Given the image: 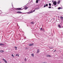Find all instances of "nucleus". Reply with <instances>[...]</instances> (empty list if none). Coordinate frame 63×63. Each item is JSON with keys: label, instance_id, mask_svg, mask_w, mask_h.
I'll use <instances>...</instances> for the list:
<instances>
[{"label": "nucleus", "instance_id": "a211bd4d", "mask_svg": "<svg viewBox=\"0 0 63 63\" xmlns=\"http://www.w3.org/2000/svg\"><path fill=\"white\" fill-rule=\"evenodd\" d=\"M31 54L32 56L33 57H34V54L32 53Z\"/></svg>", "mask_w": 63, "mask_h": 63}, {"label": "nucleus", "instance_id": "39448f33", "mask_svg": "<svg viewBox=\"0 0 63 63\" xmlns=\"http://www.w3.org/2000/svg\"><path fill=\"white\" fill-rule=\"evenodd\" d=\"M33 44H29V46H33Z\"/></svg>", "mask_w": 63, "mask_h": 63}, {"label": "nucleus", "instance_id": "423d86ee", "mask_svg": "<svg viewBox=\"0 0 63 63\" xmlns=\"http://www.w3.org/2000/svg\"><path fill=\"white\" fill-rule=\"evenodd\" d=\"M46 57H51V56H50L49 55H46Z\"/></svg>", "mask_w": 63, "mask_h": 63}, {"label": "nucleus", "instance_id": "9d476101", "mask_svg": "<svg viewBox=\"0 0 63 63\" xmlns=\"http://www.w3.org/2000/svg\"><path fill=\"white\" fill-rule=\"evenodd\" d=\"M28 9V7L27 6H25V10H26V9Z\"/></svg>", "mask_w": 63, "mask_h": 63}, {"label": "nucleus", "instance_id": "1a4fd4ad", "mask_svg": "<svg viewBox=\"0 0 63 63\" xmlns=\"http://www.w3.org/2000/svg\"><path fill=\"white\" fill-rule=\"evenodd\" d=\"M17 13L18 14H22V12H21L20 11H17Z\"/></svg>", "mask_w": 63, "mask_h": 63}, {"label": "nucleus", "instance_id": "412c9836", "mask_svg": "<svg viewBox=\"0 0 63 63\" xmlns=\"http://www.w3.org/2000/svg\"><path fill=\"white\" fill-rule=\"evenodd\" d=\"M48 8L49 9H50L51 8V6H49L48 7Z\"/></svg>", "mask_w": 63, "mask_h": 63}, {"label": "nucleus", "instance_id": "7ed1b4c3", "mask_svg": "<svg viewBox=\"0 0 63 63\" xmlns=\"http://www.w3.org/2000/svg\"><path fill=\"white\" fill-rule=\"evenodd\" d=\"M48 6V4H47L46 5H45L44 6V8H45L46 7H47Z\"/></svg>", "mask_w": 63, "mask_h": 63}, {"label": "nucleus", "instance_id": "4be33fe9", "mask_svg": "<svg viewBox=\"0 0 63 63\" xmlns=\"http://www.w3.org/2000/svg\"><path fill=\"white\" fill-rule=\"evenodd\" d=\"M25 62H26V58H25Z\"/></svg>", "mask_w": 63, "mask_h": 63}, {"label": "nucleus", "instance_id": "9b49d317", "mask_svg": "<svg viewBox=\"0 0 63 63\" xmlns=\"http://www.w3.org/2000/svg\"><path fill=\"white\" fill-rule=\"evenodd\" d=\"M60 3V0L58 1L57 2V3L58 4H59V3Z\"/></svg>", "mask_w": 63, "mask_h": 63}, {"label": "nucleus", "instance_id": "b1692460", "mask_svg": "<svg viewBox=\"0 0 63 63\" xmlns=\"http://www.w3.org/2000/svg\"><path fill=\"white\" fill-rule=\"evenodd\" d=\"M58 10H60V7H59L58 8Z\"/></svg>", "mask_w": 63, "mask_h": 63}, {"label": "nucleus", "instance_id": "dca6fc26", "mask_svg": "<svg viewBox=\"0 0 63 63\" xmlns=\"http://www.w3.org/2000/svg\"><path fill=\"white\" fill-rule=\"evenodd\" d=\"M12 57H15V56H14V55H13V54H12Z\"/></svg>", "mask_w": 63, "mask_h": 63}, {"label": "nucleus", "instance_id": "a878e982", "mask_svg": "<svg viewBox=\"0 0 63 63\" xmlns=\"http://www.w3.org/2000/svg\"><path fill=\"white\" fill-rule=\"evenodd\" d=\"M38 9H39L38 8H36L35 9V10H38Z\"/></svg>", "mask_w": 63, "mask_h": 63}, {"label": "nucleus", "instance_id": "c85d7f7f", "mask_svg": "<svg viewBox=\"0 0 63 63\" xmlns=\"http://www.w3.org/2000/svg\"><path fill=\"white\" fill-rule=\"evenodd\" d=\"M0 52H2V50H0Z\"/></svg>", "mask_w": 63, "mask_h": 63}, {"label": "nucleus", "instance_id": "f704fd0d", "mask_svg": "<svg viewBox=\"0 0 63 63\" xmlns=\"http://www.w3.org/2000/svg\"><path fill=\"white\" fill-rule=\"evenodd\" d=\"M63 56V54L62 55Z\"/></svg>", "mask_w": 63, "mask_h": 63}, {"label": "nucleus", "instance_id": "f8f14e48", "mask_svg": "<svg viewBox=\"0 0 63 63\" xmlns=\"http://www.w3.org/2000/svg\"><path fill=\"white\" fill-rule=\"evenodd\" d=\"M14 47L15 48V50H17V47H16L15 46Z\"/></svg>", "mask_w": 63, "mask_h": 63}, {"label": "nucleus", "instance_id": "72a5a7b5", "mask_svg": "<svg viewBox=\"0 0 63 63\" xmlns=\"http://www.w3.org/2000/svg\"><path fill=\"white\" fill-rule=\"evenodd\" d=\"M44 63H45V62H44Z\"/></svg>", "mask_w": 63, "mask_h": 63}, {"label": "nucleus", "instance_id": "bb28decb", "mask_svg": "<svg viewBox=\"0 0 63 63\" xmlns=\"http://www.w3.org/2000/svg\"><path fill=\"white\" fill-rule=\"evenodd\" d=\"M4 50H2V52H4Z\"/></svg>", "mask_w": 63, "mask_h": 63}, {"label": "nucleus", "instance_id": "7c9ffc66", "mask_svg": "<svg viewBox=\"0 0 63 63\" xmlns=\"http://www.w3.org/2000/svg\"><path fill=\"white\" fill-rule=\"evenodd\" d=\"M37 0V1H40V0Z\"/></svg>", "mask_w": 63, "mask_h": 63}, {"label": "nucleus", "instance_id": "6ab92c4d", "mask_svg": "<svg viewBox=\"0 0 63 63\" xmlns=\"http://www.w3.org/2000/svg\"><path fill=\"white\" fill-rule=\"evenodd\" d=\"M49 6H51V4L50 3H49Z\"/></svg>", "mask_w": 63, "mask_h": 63}, {"label": "nucleus", "instance_id": "c756f323", "mask_svg": "<svg viewBox=\"0 0 63 63\" xmlns=\"http://www.w3.org/2000/svg\"><path fill=\"white\" fill-rule=\"evenodd\" d=\"M17 56H18V57H19V55L18 54Z\"/></svg>", "mask_w": 63, "mask_h": 63}, {"label": "nucleus", "instance_id": "aec40b11", "mask_svg": "<svg viewBox=\"0 0 63 63\" xmlns=\"http://www.w3.org/2000/svg\"><path fill=\"white\" fill-rule=\"evenodd\" d=\"M38 1L37 0H36V3H38Z\"/></svg>", "mask_w": 63, "mask_h": 63}, {"label": "nucleus", "instance_id": "c9c22d12", "mask_svg": "<svg viewBox=\"0 0 63 63\" xmlns=\"http://www.w3.org/2000/svg\"><path fill=\"white\" fill-rule=\"evenodd\" d=\"M52 2H53V1H52Z\"/></svg>", "mask_w": 63, "mask_h": 63}, {"label": "nucleus", "instance_id": "f03ea898", "mask_svg": "<svg viewBox=\"0 0 63 63\" xmlns=\"http://www.w3.org/2000/svg\"><path fill=\"white\" fill-rule=\"evenodd\" d=\"M2 60H3L4 61L5 63H7V61H6V60L5 59H3Z\"/></svg>", "mask_w": 63, "mask_h": 63}, {"label": "nucleus", "instance_id": "5701e85b", "mask_svg": "<svg viewBox=\"0 0 63 63\" xmlns=\"http://www.w3.org/2000/svg\"><path fill=\"white\" fill-rule=\"evenodd\" d=\"M40 30H43V29H42V28H40Z\"/></svg>", "mask_w": 63, "mask_h": 63}, {"label": "nucleus", "instance_id": "393cba45", "mask_svg": "<svg viewBox=\"0 0 63 63\" xmlns=\"http://www.w3.org/2000/svg\"><path fill=\"white\" fill-rule=\"evenodd\" d=\"M33 11V12H35V10H34L33 11Z\"/></svg>", "mask_w": 63, "mask_h": 63}, {"label": "nucleus", "instance_id": "2f4dec72", "mask_svg": "<svg viewBox=\"0 0 63 63\" xmlns=\"http://www.w3.org/2000/svg\"><path fill=\"white\" fill-rule=\"evenodd\" d=\"M56 51V50H55L54 51Z\"/></svg>", "mask_w": 63, "mask_h": 63}, {"label": "nucleus", "instance_id": "cd10ccee", "mask_svg": "<svg viewBox=\"0 0 63 63\" xmlns=\"http://www.w3.org/2000/svg\"><path fill=\"white\" fill-rule=\"evenodd\" d=\"M17 55H18V54H16V56H17Z\"/></svg>", "mask_w": 63, "mask_h": 63}, {"label": "nucleus", "instance_id": "473e14b6", "mask_svg": "<svg viewBox=\"0 0 63 63\" xmlns=\"http://www.w3.org/2000/svg\"><path fill=\"white\" fill-rule=\"evenodd\" d=\"M0 63H1V62H0Z\"/></svg>", "mask_w": 63, "mask_h": 63}, {"label": "nucleus", "instance_id": "2eb2a0df", "mask_svg": "<svg viewBox=\"0 0 63 63\" xmlns=\"http://www.w3.org/2000/svg\"><path fill=\"white\" fill-rule=\"evenodd\" d=\"M58 26L60 28H61V26H60V25H59Z\"/></svg>", "mask_w": 63, "mask_h": 63}, {"label": "nucleus", "instance_id": "ddd939ff", "mask_svg": "<svg viewBox=\"0 0 63 63\" xmlns=\"http://www.w3.org/2000/svg\"><path fill=\"white\" fill-rule=\"evenodd\" d=\"M4 45L2 44H0V46H4Z\"/></svg>", "mask_w": 63, "mask_h": 63}, {"label": "nucleus", "instance_id": "0eeeda50", "mask_svg": "<svg viewBox=\"0 0 63 63\" xmlns=\"http://www.w3.org/2000/svg\"><path fill=\"white\" fill-rule=\"evenodd\" d=\"M33 13L32 11L29 12H28L27 14H31V13Z\"/></svg>", "mask_w": 63, "mask_h": 63}, {"label": "nucleus", "instance_id": "f3484780", "mask_svg": "<svg viewBox=\"0 0 63 63\" xmlns=\"http://www.w3.org/2000/svg\"><path fill=\"white\" fill-rule=\"evenodd\" d=\"M31 23L32 24H34V22H31Z\"/></svg>", "mask_w": 63, "mask_h": 63}, {"label": "nucleus", "instance_id": "4468645a", "mask_svg": "<svg viewBox=\"0 0 63 63\" xmlns=\"http://www.w3.org/2000/svg\"><path fill=\"white\" fill-rule=\"evenodd\" d=\"M39 51H40V50H39V49H38L37 50V53H38V52H39Z\"/></svg>", "mask_w": 63, "mask_h": 63}, {"label": "nucleus", "instance_id": "20e7f679", "mask_svg": "<svg viewBox=\"0 0 63 63\" xmlns=\"http://www.w3.org/2000/svg\"><path fill=\"white\" fill-rule=\"evenodd\" d=\"M60 18H61V19L62 20H63V17L62 16H60Z\"/></svg>", "mask_w": 63, "mask_h": 63}, {"label": "nucleus", "instance_id": "6e6552de", "mask_svg": "<svg viewBox=\"0 0 63 63\" xmlns=\"http://www.w3.org/2000/svg\"><path fill=\"white\" fill-rule=\"evenodd\" d=\"M16 9H17L18 10H22V9H21L20 8H17Z\"/></svg>", "mask_w": 63, "mask_h": 63}, {"label": "nucleus", "instance_id": "f257e3e1", "mask_svg": "<svg viewBox=\"0 0 63 63\" xmlns=\"http://www.w3.org/2000/svg\"><path fill=\"white\" fill-rule=\"evenodd\" d=\"M53 4L55 6H56V5L57 4V2L55 1H54L53 2Z\"/></svg>", "mask_w": 63, "mask_h": 63}]
</instances>
